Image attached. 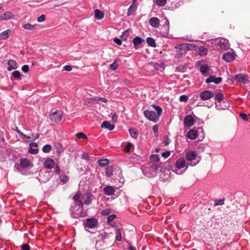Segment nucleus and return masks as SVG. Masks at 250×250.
I'll return each mask as SVG.
<instances>
[{
	"mask_svg": "<svg viewBox=\"0 0 250 250\" xmlns=\"http://www.w3.org/2000/svg\"><path fill=\"white\" fill-rule=\"evenodd\" d=\"M152 107L156 110L157 113L154 111L146 110L144 111V114L148 120L156 123L159 120V116L161 115L162 109L160 106L154 104L152 105Z\"/></svg>",
	"mask_w": 250,
	"mask_h": 250,
	"instance_id": "obj_1",
	"label": "nucleus"
},
{
	"mask_svg": "<svg viewBox=\"0 0 250 250\" xmlns=\"http://www.w3.org/2000/svg\"><path fill=\"white\" fill-rule=\"evenodd\" d=\"M112 234L105 233L99 235L95 245L97 249L99 250L105 249L107 247V243H109L108 240H109L110 236H112Z\"/></svg>",
	"mask_w": 250,
	"mask_h": 250,
	"instance_id": "obj_2",
	"label": "nucleus"
},
{
	"mask_svg": "<svg viewBox=\"0 0 250 250\" xmlns=\"http://www.w3.org/2000/svg\"><path fill=\"white\" fill-rule=\"evenodd\" d=\"M62 112L60 110H56L54 112L51 113L49 117L52 122L58 123L60 122L62 118Z\"/></svg>",
	"mask_w": 250,
	"mask_h": 250,
	"instance_id": "obj_3",
	"label": "nucleus"
},
{
	"mask_svg": "<svg viewBox=\"0 0 250 250\" xmlns=\"http://www.w3.org/2000/svg\"><path fill=\"white\" fill-rule=\"evenodd\" d=\"M234 80L237 82L246 83L248 82V79L246 75L243 74H238L234 78Z\"/></svg>",
	"mask_w": 250,
	"mask_h": 250,
	"instance_id": "obj_4",
	"label": "nucleus"
},
{
	"mask_svg": "<svg viewBox=\"0 0 250 250\" xmlns=\"http://www.w3.org/2000/svg\"><path fill=\"white\" fill-rule=\"evenodd\" d=\"M213 97V94L209 90H206L200 94V97L203 100H207Z\"/></svg>",
	"mask_w": 250,
	"mask_h": 250,
	"instance_id": "obj_5",
	"label": "nucleus"
},
{
	"mask_svg": "<svg viewBox=\"0 0 250 250\" xmlns=\"http://www.w3.org/2000/svg\"><path fill=\"white\" fill-rule=\"evenodd\" d=\"M7 64L8 65L7 69L9 71H11L13 70L16 69L19 67L18 64L16 61L10 59L8 61Z\"/></svg>",
	"mask_w": 250,
	"mask_h": 250,
	"instance_id": "obj_6",
	"label": "nucleus"
},
{
	"mask_svg": "<svg viewBox=\"0 0 250 250\" xmlns=\"http://www.w3.org/2000/svg\"><path fill=\"white\" fill-rule=\"evenodd\" d=\"M194 120L193 117L190 115H187L184 118V125L185 126L190 127L193 125Z\"/></svg>",
	"mask_w": 250,
	"mask_h": 250,
	"instance_id": "obj_7",
	"label": "nucleus"
},
{
	"mask_svg": "<svg viewBox=\"0 0 250 250\" xmlns=\"http://www.w3.org/2000/svg\"><path fill=\"white\" fill-rule=\"evenodd\" d=\"M55 164L54 160L50 158H47L44 162V166L47 169L53 168Z\"/></svg>",
	"mask_w": 250,
	"mask_h": 250,
	"instance_id": "obj_8",
	"label": "nucleus"
},
{
	"mask_svg": "<svg viewBox=\"0 0 250 250\" xmlns=\"http://www.w3.org/2000/svg\"><path fill=\"white\" fill-rule=\"evenodd\" d=\"M195 45L190 43H183L179 46H176V48H181L184 49V51L192 50L194 48Z\"/></svg>",
	"mask_w": 250,
	"mask_h": 250,
	"instance_id": "obj_9",
	"label": "nucleus"
},
{
	"mask_svg": "<svg viewBox=\"0 0 250 250\" xmlns=\"http://www.w3.org/2000/svg\"><path fill=\"white\" fill-rule=\"evenodd\" d=\"M222 81L221 77L215 78V76H211L206 80V83H208L211 82H214L215 84L220 83Z\"/></svg>",
	"mask_w": 250,
	"mask_h": 250,
	"instance_id": "obj_10",
	"label": "nucleus"
},
{
	"mask_svg": "<svg viewBox=\"0 0 250 250\" xmlns=\"http://www.w3.org/2000/svg\"><path fill=\"white\" fill-rule=\"evenodd\" d=\"M223 59L227 62H231L235 59V55L233 52H227L223 56Z\"/></svg>",
	"mask_w": 250,
	"mask_h": 250,
	"instance_id": "obj_11",
	"label": "nucleus"
},
{
	"mask_svg": "<svg viewBox=\"0 0 250 250\" xmlns=\"http://www.w3.org/2000/svg\"><path fill=\"white\" fill-rule=\"evenodd\" d=\"M98 221L94 218L87 219L86 225L89 228H93L97 226Z\"/></svg>",
	"mask_w": 250,
	"mask_h": 250,
	"instance_id": "obj_12",
	"label": "nucleus"
},
{
	"mask_svg": "<svg viewBox=\"0 0 250 250\" xmlns=\"http://www.w3.org/2000/svg\"><path fill=\"white\" fill-rule=\"evenodd\" d=\"M15 17L14 15L10 12L7 11L0 16V20H8L13 19Z\"/></svg>",
	"mask_w": 250,
	"mask_h": 250,
	"instance_id": "obj_13",
	"label": "nucleus"
},
{
	"mask_svg": "<svg viewBox=\"0 0 250 250\" xmlns=\"http://www.w3.org/2000/svg\"><path fill=\"white\" fill-rule=\"evenodd\" d=\"M29 152L31 154H36L38 153L39 149L37 148L38 144L36 143H31L29 145Z\"/></svg>",
	"mask_w": 250,
	"mask_h": 250,
	"instance_id": "obj_14",
	"label": "nucleus"
},
{
	"mask_svg": "<svg viewBox=\"0 0 250 250\" xmlns=\"http://www.w3.org/2000/svg\"><path fill=\"white\" fill-rule=\"evenodd\" d=\"M197 155L194 151H189L186 153V158L188 161H193L196 159Z\"/></svg>",
	"mask_w": 250,
	"mask_h": 250,
	"instance_id": "obj_15",
	"label": "nucleus"
},
{
	"mask_svg": "<svg viewBox=\"0 0 250 250\" xmlns=\"http://www.w3.org/2000/svg\"><path fill=\"white\" fill-rule=\"evenodd\" d=\"M20 162L21 166L24 168H27L31 165L30 162L25 158H21Z\"/></svg>",
	"mask_w": 250,
	"mask_h": 250,
	"instance_id": "obj_16",
	"label": "nucleus"
},
{
	"mask_svg": "<svg viewBox=\"0 0 250 250\" xmlns=\"http://www.w3.org/2000/svg\"><path fill=\"white\" fill-rule=\"evenodd\" d=\"M104 191L106 195H112L114 193L115 190L113 187L108 186L104 188Z\"/></svg>",
	"mask_w": 250,
	"mask_h": 250,
	"instance_id": "obj_17",
	"label": "nucleus"
},
{
	"mask_svg": "<svg viewBox=\"0 0 250 250\" xmlns=\"http://www.w3.org/2000/svg\"><path fill=\"white\" fill-rule=\"evenodd\" d=\"M186 161L184 158H181L175 162V166L179 169H181L185 166Z\"/></svg>",
	"mask_w": 250,
	"mask_h": 250,
	"instance_id": "obj_18",
	"label": "nucleus"
},
{
	"mask_svg": "<svg viewBox=\"0 0 250 250\" xmlns=\"http://www.w3.org/2000/svg\"><path fill=\"white\" fill-rule=\"evenodd\" d=\"M137 0H132V3L128 9L127 15L128 16L131 15L136 10L137 6L136 2Z\"/></svg>",
	"mask_w": 250,
	"mask_h": 250,
	"instance_id": "obj_19",
	"label": "nucleus"
},
{
	"mask_svg": "<svg viewBox=\"0 0 250 250\" xmlns=\"http://www.w3.org/2000/svg\"><path fill=\"white\" fill-rule=\"evenodd\" d=\"M149 24L153 27H158L160 25V21L156 17L151 18L149 21Z\"/></svg>",
	"mask_w": 250,
	"mask_h": 250,
	"instance_id": "obj_20",
	"label": "nucleus"
},
{
	"mask_svg": "<svg viewBox=\"0 0 250 250\" xmlns=\"http://www.w3.org/2000/svg\"><path fill=\"white\" fill-rule=\"evenodd\" d=\"M187 137L191 139L194 140L197 138V131L194 129L189 130L187 133Z\"/></svg>",
	"mask_w": 250,
	"mask_h": 250,
	"instance_id": "obj_21",
	"label": "nucleus"
},
{
	"mask_svg": "<svg viewBox=\"0 0 250 250\" xmlns=\"http://www.w3.org/2000/svg\"><path fill=\"white\" fill-rule=\"evenodd\" d=\"M101 127L107 128L109 130H112L115 127V125L111 124L108 121H104L101 125Z\"/></svg>",
	"mask_w": 250,
	"mask_h": 250,
	"instance_id": "obj_22",
	"label": "nucleus"
},
{
	"mask_svg": "<svg viewBox=\"0 0 250 250\" xmlns=\"http://www.w3.org/2000/svg\"><path fill=\"white\" fill-rule=\"evenodd\" d=\"M132 42L134 47L137 49L138 45L141 44L143 42H144V40L140 37L137 36L132 40Z\"/></svg>",
	"mask_w": 250,
	"mask_h": 250,
	"instance_id": "obj_23",
	"label": "nucleus"
},
{
	"mask_svg": "<svg viewBox=\"0 0 250 250\" xmlns=\"http://www.w3.org/2000/svg\"><path fill=\"white\" fill-rule=\"evenodd\" d=\"M11 30L7 29L0 34V40H4L7 39L11 34Z\"/></svg>",
	"mask_w": 250,
	"mask_h": 250,
	"instance_id": "obj_24",
	"label": "nucleus"
},
{
	"mask_svg": "<svg viewBox=\"0 0 250 250\" xmlns=\"http://www.w3.org/2000/svg\"><path fill=\"white\" fill-rule=\"evenodd\" d=\"M198 52L200 56H205L207 54L208 49L204 46H200L198 48Z\"/></svg>",
	"mask_w": 250,
	"mask_h": 250,
	"instance_id": "obj_25",
	"label": "nucleus"
},
{
	"mask_svg": "<svg viewBox=\"0 0 250 250\" xmlns=\"http://www.w3.org/2000/svg\"><path fill=\"white\" fill-rule=\"evenodd\" d=\"M146 42L148 45L152 47H155L156 46V42L155 40L150 37H148L146 39Z\"/></svg>",
	"mask_w": 250,
	"mask_h": 250,
	"instance_id": "obj_26",
	"label": "nucleus"
},
{
	"mask_svg": "<svg viewBox=\"0 0 250 250\" xmlns=\"http://www.w3.org/2000/svg\"><path fill=\"white\" fill-rule=\"evenodd\" d=\"M74 199L75 200V202L77 203L78 205L80 207H82L83 206V203L82 202V198L80 196V195L78 194H76L74 197Z\"/></svg>",
	"mask_w": 250,
	"mask_h": 250,
	"instance_id": "obj_27",
	"label": "nucleus"
},
{
	"mask_svg": "<svg viewBox=\"0 0 250 250\" xmlns=\"http://www.w3.org/2000/svg\"><path fill=\"white\" fill-rule=\"evenodd\" d=\"M104 13L98 9L95 10V17L98 20H101L104 18Z\"/></svg>",
	"mask_w": 250,
	"mask_h": 250,
	"instance_id": "obj_28",
	"label": "nucleus"
},
{
	"mask_svg": "<svg viewBox=\"0 0 250 250\" xmlns=\"http://www.w3.org/2000/svg\"><path fill=\"white\" fill-rule=\"evenodd\" d=\"M177 49L178 50H177L176 54H175L174 57L177 59H180L182 57L184 54V52H185V51H184V49H182L181 48Z\"/></svg>",
	"mask_w": 250,
	"mask_h": 250,
	"instance_id": "obj_29",
	"label": "nucleus"
},
{
	"mask_svg": "<svg viewBox=\"0 0 250 250\" xmlns=\"http://www.w3.org/2000/svg\"><path fill=\"white\" fill-rule=\"evenodd\" d=\"M130 31V29H127L122 33V35L121 36V38L123 41H126L127 40Z\"/></svg>",
	"mask_w": 250,
	"mask_h": 250,
	"instance_id": "obj_30",
	"label": "nucleus"
},
{
	"mask_svg": "<svg viewBox=\"0 0 250 250\" xmlns=\"http://www.w3.org/2000/svg\"><path fill=\"white\" fill-rule=\"evenodd\" d=\"M98 163L99 165V166L101 167H104L107 166L109 163V161L107 159H102V160H99L98 161Z\"/></svg>",
	"mask_w": 250,
	"mask_h": 250,
	"instance_id": "obj_31",
	"label": "nucleus"
},
{
	"mask_svg": "<svg viewBox=\"0 0 250 250\" xmlns=\"http://www.w3.org/2000/svg\"><path fill=\"white\" fill-rule=\"evenodd\" d=\"M36 27V24H31L30 23H26L23 26V27L24 29L26 30H33L35 29Z\"/></svg>",
	"mask_w": 250,
	"mask_h": 250,
	"instance_id": "obj_32",
	"label": "nucleus"
},
{
	"mask_svg": "<svg viewBox=\"0 0 250 250\" xmlns=\"http://www.w3.org/2000/svg\"><path fill=\"white\" fill-rule=\"evenodd\" d=\"M12 76L16 80L21 79V75L20 71L16 70L14 71L12 74Z\"/></svg>",
	"mask_w": 250,
	"mask_h": 250,
	"instance_id": "obj_33",
	"label": "nucleus"
},
{
	"mask_svg": "<svg viewBox=\"0 0 250 250\" xmlns=\"http://www.w3.org/2000/svg\"><path fill=\"white\" fill-rule=\"evenodd\" d=\"M129 132L130 136L136 139L138 137V134L136 130L134 128H130L129 129Z\"/></svg>",
	"mask_w": 250,
	"mask_h": 250,
	"instance_id": "obj_34",
	"label": "nucleus"
},
{
	"mask_svg": "<svg viewBox=\"0 0 250 250\" xmlns=\"http://www.w3.org/2000/svg\"><path fill=\"white\" fill-rule=\"evenodd\" d=\"M208 69V67L207 65H201L200 67V70L201 73L203 75H205Z\"/></svg>",
	"mask_w": 250,
	"mask_h": 250,
	"instance_id": "obj_35",
	"label": "nucleus"
},
{
	"mask_svg": "<svg viewBox=\"0 0 250 250\" xmlns=\"http://www.w3.org/2000/svg\"><path fill=\"white\" fill-rule=\"evenodd\" d=\"M92 196V194H91L90 193H87V194H86L87 198L84 201V204H86L87 205H90L91 203L92 200L91 199V198Z\"/></svg>",
	"mask_w": 250,
	"mask_h": 250,
	"instance_id": "obj_36",
	"label": "nucleus"
},
{
	"mask_svg": "<svg viewBox=\"0 0 250 250\" xmlns=\"http://www.w3.org/2000/svg\"><path fill=\"white\" fill-rule=\"evenodd\" d=\"M116 240L119 242L122 240L121 232V230L119 229H117L116 231Z\"/></svg>",
	"mask_w": 250,
	"mask_h": 250,
	"instance_id": "obj_37",
	"label": "nucleus"
},
{
	"mask_svg": "<svg viewBox=\"0 0 250 250\" xmlns=\"http://www.w3.org/2000/svg\"><path fill=\"white\" fill-rule=\"evenodd\" d=\"M52 148V146L50 145H45L42 148V151L44 153L49 152Z\"/></svg>",
	"mask_w": 250,
	"mask_h": 250,
	"instance_id": "obj_38",
	"label": "nucleus"
},
{
	"mask_svg": "<svg viewBox=\"0 0 250 250\" xmlns=\"http://www.w3.org/2000/svg\"><path fill=\"white\" fill-rule=\"evenodd\" d=\"M55 146L57 148V151L58 153H60L62 152V151H63L62 146L61 143H56L55 145Z\"/></svg>",
	"mask_w": 250,
	"mask_h": 250,
	"instance_id": "obj_39",
	"label": "nucleus"
},
{
	"mask_svg": "<svg viewBox=\"0 0 250 250\" xmlns=\"http://www.w3.org/2000/svg\"><path fill=\"white\" fill-rule=\"evenodd\" d=\"M112 169L110 167H107L105 170V174L107 177H111L112 175Z\"/></svg>",
	"mask_w": 250,
	"mask_h": 250,
	"instance_id": "obj_40",
	"label": "nucleus"
},
{
	"mask_svg": "<svg viewBox=\"0 0 250 250\" xmlns=\"http://www.w3.org/2000/svg\"><path fill=\"white\" fill-rule=\"evenodd\" d=\"M215 99L217 101L221 102L224 99L223 95L221 93H218L215 95Z\"/></svg>",
	"mask_w": 250,
	"mask_h": 250,
	"instance_id": "obj_41",
	"label": "nucleus"
},
{
	"mask_svg": "<svg viewBox=\"0 0 250 250\" xmlns=\"http://www.w3.org/2000/svg\"><path fill=\"white\" fill-rule=\"evenodd\" d=\"M166 0H156L155 2L157 5L160 6H163L166 3Z\"/></svg>",
	"mask_w": 250,
	"mask_h": 250,
	"instance_id": "obj_42",
	"label": "nucleus"
},
{
	"mask_svg": "<svg viewBox=\"0 0 250 250\" xmlns=\"http://www.w3.org/2000/svg\"><path fill=\"white\" fill-rule=\"evenodd\" d=\"M224 199H218L215 201L214 206H220L223 205L224 204Z\"/></svg>",
	"mask_w": 250,
	"mask_h": 250,
	"instance_id": "obj_43",
	"label": "nucleus"
},
{
	"mask_svg": "<svg viewBox=\"0 0 250 250\" xmlns=\"http://www.w3.org/2000/svg\"><path fill=\"white\" fill-rule=\"evenodd\" d=\"M150 158L151 160V161L154 162H159L160 160L159 155L157 154L151 155Z\"/></svg>",
	"mask_w": 250,
	"mask_h": 250,
	"instance_id": "obj_44",
	"label": "nucleus"
},
{
	"mask_svg": "<svg viewBox=\"0 0 250 250\" xmlns=\"http://www.w3.org/2000/svg\"><path fill=\"white\" fill-rule=\"evenodd\" d=\"M76 135L79 139H86L87 138L86 135L83 132L78 133Z\"/></svg>",
	"mask_w": 250,
	"mask_h": 250,
	"instance_id": "obj_45",
	"label": "nucleus"
},
{
	"mask_svg": "<svg viewBox=\"0 0 250 250\" xmlns=\"http://www.w3.org/2000/svg\"><path fill=\"white\" fill-rule=\"evenodd\" d=\"M188 99V97L186 95H183L180 96L179 100L181 102H187Z\"/></svg>",
	"mask_w": 250,
	"mask_h": 250,
	"instance_id": "obj_46",
	"label": "nucleus"
},
{
	"mask_svg": "<svg viewBox=\"0 0 250 250\" xmlns=\"http://www.w3.org/2000/svg\"><path fill=\"white\" fill-rule=\"evenodd\" d=\"M118 65L116 62V61L110 65V68L113 70H115L117 69Z\"/></svg>",
	"mask_w": 250,
	"mask_h": 250,
	"instance_id": "obj_47",
	"label": "nucleus"
},
{
	"mask_svg": "<svg viewBox=\"0 0 250 250\" xmlns=\"http://www.w3.org/2000/svg\"><path fill=\"white\" fill-rule=\"evenodd\" d=\"M240 117L245 121H248L249 119L247 115L245 113H241L239 114Z\"/></svg>",
	"mask_w": 250,
	"mask_h": 250,
	"instance_id": "obj_48",
	"label": "nucleus"
},
{
	"mask_svg": "<svg viewBox=\"0 0 250 250\" xmlns=\"http://www.w3.org/2000/svg\"><path fill=\"white\" fill-rule=\"evenodd\" d=\"M45 15L44 14L41 15L37 19V21L39 22H41L44 21L45 20Z\"/></svg>",
	"mask_w": 250,
	"mask_h": 250,
	"instance_id": "obj_49",
	"label": "nucleus"
},
{
	"mask_svg": "<svg viewBox=\"0 0 250 250\" xmlns=\"http://www.w3.org/2000/svg\"><path fill=\"white\" fill-rule=\"evenodd\" d=\"M116 217V216L114 214L109 215L107 218V222L109 223L112 221H113L115 218Z\"/></svg>",
	"mask_w": 250,
	"mask_h": 250,
	"instance_id": "obj_50",
	"label": "nucleus"
},
{
	"mask_svg": "<svg viewBox=\"0 0 250 250\" xmlns=\"http://www.w3.org/2000/svg\"><path fill=\"white\" fill-rule=\"evenodd\" d=\"M21 70L24 73H27L29 71V66L28 65H24L21 67Z\"/></svg>",
	"mask_w": 250,
	"mask_h": 250,
	"instance_id": "obj_51",
	"label": "nucleus"
},
{
	"mask_svg": "<svg viewBox=\"0 0 250 250\" xmlns=\"http://www.w3.org/2000/svg\"><path fill=\"white\" fill-rule=\"evenodd\" d=\"M94 100L101 101L104 103H106L107 100L106 99L103 97H95Z\"/></svg>",
	"mask_w": 250,
	"mask_h": 250,
	"instance_id": "obj_52",
	"label": "nucleus"
},
{
	"mask_svg": "<svg viewBox=\"0 0 250 250\" xmlns=\"http://www.w3.org/2000/svg\"><path fill=\"white\" fill-rule=\"evenodd\" d=\"M170 153L169 151H166L162 153V156L164 158H167L170 156Z\"/></svg>",
	"mask_w": 250,
	"mask_h": 250,
	"instance_id": "obj_53",
	"label": "nucleus"
},
{
	"mask_svg": "<svg viewBox=\"0 0 250 250\" xmlns=\"http://www.w3.org/2000/svg\"><path fill=\"white\" fill-rule=\"evenodd\" d=\"M132 146V144L128 143L125 148V151L126 152H129L130 151V147Z\"/></svg>",
	"mask_w": 250,
	"mask_h": 250,
	"instance_id": "obj_54",
	"label": "nucleus"
},
{
	"mask_svg": "<svg viewBox=\"0 0 250 250\" xmlns=\"http://www.w3.org/2000/svg\"><path fill=\"white\" fill-rule=\"evenodd\" d=\"M159 166L156 164H153L151 165L150 168L153 170H157Z\"/></svg>",
	"mask_w": 250,
	"mask_h": 250,
	"instance_id": "obj_55",
	"label": "nucleus"
},
{
	"mask_svg": "<svg viewBox=\"0 0 250 250\" xmlns=\"http://www.w3.org/2000/svg\"><path fill=\"white\" fill-rule=\"evenodd\" d=\"M66 179H67V176H66V175L65 174L62 175L60 177V181L62 182L65 183L66 181Z\"/></svg>",
	"mask_w": 250,
	"mask_h": 250,
	"instance_id": "obj_56",
	"label": "nucleus"
},
{
	"mask_svg": "<svg viewBox=\"0 0 250 250\" xmlns=\"http://www.w3.org/2000/svg\"><path fill=\"white\" fill-rule=\"evenodd\" d=\"M21 249L22 250H30V247L28 244H25L21 246Z\"/></svg>",
	"mask_w": 250,
	"mask_h": 250,
	"instance_id": "obj_57",
	"label": "nucleus"
},
{
	"mask_svg": "<svg viewBox=\"0 0 250 250\" xmlns=\"http://www.w3.org/2000/svg\"><path fill=\"white\" fill-rule=\"evenodd\" d=\"M113 41H114V42L116 43H117L118 45H121V44H122V41H121L120 39H118V38H115L113 39Z\"/></svg>",
	"mask_w": 250,
	"mask_h": 250,
	"instance_id": "obj_58",
	"label": "nucleus"
},
{
	"mask_svg": "<svg viewBox=\"0 0 250 250\" xmlns=\"http://www.w3.org/2000/svg\"><path fill=\"white\" fill-rule=\"evenodd\" d=\"M82 158L85 160H88L89 158L88 154L87 153H83L82 155Z\"/></svg>",
	"mask_w": 250,
	"mask_h": 250,
	"instance_id": "obj_59",
	"label": "nucleus"
},
{
	"mask_svg": "<svg viewBox=\"0 0 250 250\" xmlns=\"http://www.w3.org/2000/svg\"><path fill=\"white\" fill-rule=\"evenodd\" d=\"M55 172L58 174L61 173V169L58 166H56L55 167Z\"/></svg>",
	"mask_w": 250,
	"mask_h": 250,
	"instance_id": "obj_60",
	"label": "nucleus"
},
{
	"mask_svg": "<svg viewBox=\"0 0 250 250\" xmlns=\"http://www.w3.org/2000/svg\"><path fill=\"white\" fill-rule=\"evenodd\" d=\"M23 136L24 138L25 139V140L27 142H30L31 141L32 137L31 136H27L26 135H23Z\"/></svg>",
	"mask_w": 250,
	"mask_h": 250,
	"instance_id": "obj_61",
	"label": "nucleus"
},
{
	"mask_svg": "<svg viewBox=\"0 0 250 250\" xmlns=\"http://www.w3.org/2000/svg\"><path fill=\"white\" fill-rule=\"evenodd\" d=\"M63 68L66 71H70L72 70V67L70 65H65Z\"/></svg>",
	"mask_w": 250,
	"mask_h": 250,
	"instance_id": "obj_62",
	"label": "nucleus"
},
{
	"mask_svg": "<svg viewBox=\"0 0 250 250\" xmlns=\"http://www.w3.org/2000/svg\"><path fill=\"white\" fill-rule=\"evenodd\" d=\"M153 131L154 133H156L158 132V126L157 125H155L153 126Z\"/></svg>",
	"mask_w": 250,
	"mask_h": 250,
	"instance_id": "obj_63",
	"label": "nucleus"
},
{
	"mask_svg": "<svg viewBox=\"0 0 250 250\" xmlns=\"http://www.w3.org/2000/svg\"><path fill=\"white\" fill-rule=\"evenodd\" d=\"M117 117L115 113H114L112 117V120L113 122L116 123L117 122Z\"/></svg>",
	"mask_w": 250,
	"mask_h": 250,
	"instance_id": "obj_64",
	"label": "nucleus"
}]
</instances>
